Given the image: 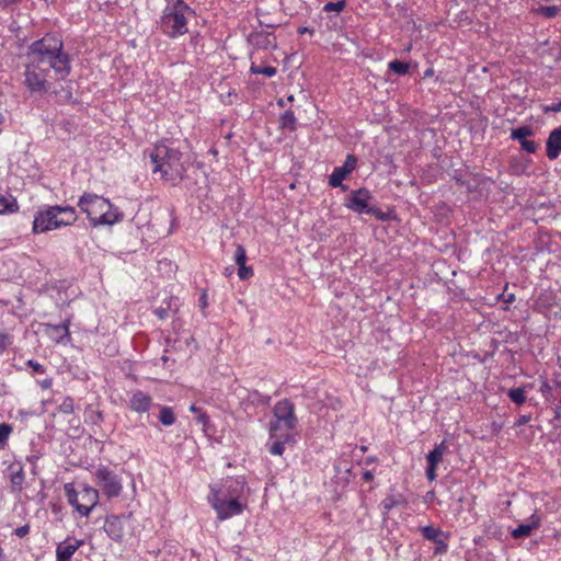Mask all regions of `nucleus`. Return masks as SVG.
Returning <instances> with one entry per match:
<instances>
[{
    "label": "nucleus",
    "instance_id": "f257e3e1",
    "mask_svg": "<svg viewBox=\"0 0 561 561\" xmlns=\"http://www.w3.org/2000/svg\"><path fill=\"white\" fill-rule=\"evenodd\" d=\"M26 59L47 73L53 69L60 78L70 73L69 56L62 51V42L54 36L35 41L28 48Z\"/></svg>",
    "mask_w": 561,
    "mask_h": 561
},
{
    "label": "nucleus",
    "instance_id": "f03ea898",
    "mask_svg": "<svg viewBox=\"0 0 561 561\" xmlns=\"http://www.w3.org/2000/svg\"><path fill=\"white\" fill-rule=\"evenodd\" d=\"M153 174L172 185L180 183L185 175L187 161L183 153L164 142L158 144L150 152Z\"/></svg>",
    "mask_w": 561,
    "mask_h": 561
},
{
    "label": "nucleus",
    "instance_id": "7ed1b4c3",
    "mask_svg": "<svg viewBox=\"0 0 561 561\" xmlns=\"http://www.w3.org/2000/svg\"><path fill=\"white\" fill-rule=\"evenodd\" d=\"M78 206L87 214L93 227L102 225H114L123 219V215L113 209V205L107 198L96 194L84 193Z\"/></svg>",
    "mask_w": 561,
    "mask_h": 561
},
{
    "label": "nucleus",
    "instance_id": "20e7f679",
    "mask_svg": "<svg viewBox=\"0 0 561 561\" xmlns=\"http://www.w3.org/2000/svg\"><path fill=\"white\" fill-rule=\"evenodd\" d=\"M77 214L71 206H46L36 211L33 232L44 233L61 227L71 226L77 221Z\"/></svg>",
    "mask_w": 561,
    "mask_h": 561
},
{
    "label": "nucleus",
    "instance_id": "39448f33",
    "mask_svg": "<svg viewBox=\"0 0 561 561\" xmlns=\"http://www.w3.org/2000/svg\"><path fill=\"white\" fill-rule=\"evenodd\" d=\"M191 8L183 0H169L163 9L160 27L170 38H175L187 32V14Z\"/></svg>",
    "mask_w": 561,
    "mask_h": 561
},
{
    "label": "nucleus",
    "instance_id": "423d86ee",
    "mask_svg": "<svg viewBox=\"0 0 561 561\" xmlns=\"http://www.w3.org/2000/svg\"><path fill=\"white\" fill-rule=\"evenodd\" d=\"M298 424L295 414V404L284 399L273 408V420L270 425V435L272 438H284L285 440H294L293 431Z\"/></svg>",
    "mask_w": 561,
    "mask_h": 561
},
{
    "label": "nucleus",
    "instance_id": "0eeeda50",
    "mask_svg": "<svg viewBox=\"0 0 561 561\" xmlns=\"http://www.w3.org/2000/svg\"><path fill=\"white\" fill-rule=\"evenodd\" d=\"M69 504L82 516L88 517L99 503V491L92 486H83L77 491L71 484L65 485Z\"/></svg>",
    "mask_w": 561,
    "mask_h": 561
},
{
    "label": "nucleus",
    "instance_id": "6e6552de",
    "mask_svg": "<svg viewBox=\"0 0 561 561\" xmlns=\"http://www.w3.org/2000/svg\"><path fill=\"white\" fill-rule=\"evenodd\" d=\"M371 199L373 196L369 191L366 188H359L351 193L345 206L357 214H368L381 221L388 220L390 215L381 211L376 206L370 205Z\"/></svg>",
    "mask_w": 561,
    "mask_h": 561
},
{
    "label": "nucleus",
    "instance_id": "1a4fd4ad",
    "mask_svg": "<svg viewBox=\"0 0 561 561\" xmlns=\"http://www.w3.org/2000/svg\"><path fill=\"white\" fill-rule=\"evenodd\" d=\"M94 476L105 496L112 499L121 495L123 485L121 479L114 471L102 466L95 470Z\"/></svg>",
    "mask_w": 561,
    "mask_h": 561
},
{
    "label": "nucleus",
    "instance_id": "9d476101",
    "mask_svg": "<svg viewBox=\"0 0 561 561\" xmlns=\"http://www.w3.org/2000/svg\"><path fill=\"white\" fill-rule=\"evenodd\" d=\"M208 501L216 511L219 520L228 519L242 513L244 505L239 500L209 495Z\"/></svg>",
    "mask_w": 561,
    "mask_h": 561
},
{
    "label": "nucleus",
    "instance_id": "9b49d317",
    "mask_svg": "<svg viewBox=\"0 0 561 561\" xmlns=\"http://www.w3.org/2000/svg\"><path fill=\"white\" fill-rule=\"evenodd\" d=\"M25 85L33 93L45 94L48 91L47 72L26 62Z\"/></svg>",
    "mask_w": 561,
    "mask_h": 561
},
{
    "label": "nucleus",
    "instance_id": "f8f14e48",
    "mask_svg": "<svg viewBox=\"0 0 561 561\" xmlns=\"http://www.w3.org/2000/svg\"><path fill=\"white\" fill-rule=\"evenodd\" d=\"M244 491V482L241 479L228 478L219 488L211 486L210 494L214 496L239 500Z\"/></svg>",
    "mask_w": 561,
    "mask_h": 561
},
{
    "label": "nucleus",
    "instance_id": "ddd939ff",
    "mask_svg": "<svg viewBox=\"0 0 561 561\" xmlns=\"http://www.w3.org/2000/svg\"><path fill=\"white\" fill-rule=\"evenodd\" d=\"M356 164V157L353 154H348L343 165L334 168L333 172L329 178V185L332 187H342V190H345V186L342 184V182L350 173H352L355 170Z\"/></svg>",
    "mask_w": 561,
    "mask_h": 561
},
{
    "label": "nucleus",
    "instance_id": "4468645a",
    "mask_svg": "<svg viewBox=\"0 0 561 561\" xmlns=\"http://www.w3.org/2000/svg\"><path fill=\"white\" fill-rule=\"evenodd\" d=\"M421 533L425 539L436 543L435 553H445L447 551V536L442 529L434 526H424L421 528Z\"/></svg>",
    "mask_w": 561,
    "mask_h": 561
},
{
    "label": "nucleus",
    "instance_id": "2eb2a0df",
    "mask_svg": "<svg viewBox=\"0 0 561 561\" xmlns=\"http://www.w3.org/2000/svg\"><path fill=\"white\" fill-rule=\"evenodd\" d=\"M127 519L121 516H108L105 520L104 530L108 537L115 541H121L124 538V529Z\"/></svg>",
    "mask_w": 561,
    "mask_h": 561
},
{
    "label": "nucleus",
    "instance_id": "dca6fc26",
    "mask_svg": "<svg viewBox=\"0 0 561 561\" xmlns=\"http://www.w3.org/2000/svg\"><path fill=\"white\" fill-rule=\"evenodd\" d=\"M83 545V540L67 538L57 545L56 561H70L75 552Z\"/></svg>",
    "mask_w": 561,
    "mask_h": 561
},
{
    "label": "nucleus",
    "instance_id": "f3484780",
    "mask_svg": "<svg viewBox=\"0 0 561 561\" xmlns=\"http://www.w3.org/2000/svg\"><path fill=\"white\" fill-rule=\"evenodd\" d=\"M152 405V398L141 390L133 392L129 399V408L136 413H146Z\"/></svg>",
    "mask_w": 561,
    "mask_h": 561
},
{
    "label": "nucleus",
    "instance_id": "a211bd4d",
    "mask_svg": "<svg viewBox=\"0 0 561 561\" xmlns=\"http://www.w3.org/2000/svg\"><path fill=\"white\" fill-rule=\"evenodd\" d=\"M561 153V126L554 128L547 139V157L557 159Z\"/></svg>",
    "mask_w": 561,
    "mask_h": 561
},
{
    "label": "nucleus",
    "instance_id": "6ab92c4d",
    "mask_svg": "<svg viewBox=\"0 0 561 561\" xmlns=\"http://www.w3.org/2000/svg\"><path fill=\"white\" fill-rule=\"evenodd\" d=\"M540 523H541L540 516L537 514H533L529 517L528 523L522 524L517 528L513 529L512 536L515 539L526 538V537L530 536V534L534 529H537L540 526Z\"/></svg>",
    "mask_w": 561,
    "mask_h": 561
},
{
    "label": "nucleus",
    "instance_id": "aec40b11",
    "mask_svg": "<svg viewBox=\"0 0 561 561\" xmlns=\"http://www.w3.org/2000/svg\"><path fill=\"white\" fill-rule=\"evenodd\" d=\"M11 486L13 491H21L25 480L23 466L20 462H13L8 467Z\"/></svg>",
    "mask_w": 561,
    "mask_h": 561
},
{
    "label": "nucleus",
    "instance_id": "412c9836",
    "mask_svg": "<svg viewBox=\"0 0 561 561\" xmlns=\"http://www.w3.org/2000/svg\"><path fill=\"white\" fill-rule=\"evenodd\" d=\"M279 127L289 131L297 129V118L291 111L284 112L279 117Z\"/></svg>",
    "mask_w": 561,
    "mask_h": 561
},
{
    "label": "nucleus",
    "instance_id": "4be33fe9",
    "mask_svg": "<svg viewBox=\"0 0 561 561\" xmlns=\"http://www.w3.org/2000/svg\"><path fill=\"white\" fill-rule=\"evenodd\" d=\"M18 209V202L12 195H3L0 193V214L14 213Z\"/></svg>",
    "mask_w": 561,
    "mask_h": 561
},
{
    "label": "nucleus",
    "instance_id": "5701e85b",
    "mask_svg": "<svg viewBox=\"0 0 561 561\" xmlns=\"http://www.w3.org/2000/svg\"><path fill=\"white\" fill-rule=\"evenodd\" d=\"M447 446L445 442L436 445L435 448L427 455V463L436 466L442 461L443 455L446 453Z\"/></svg>",
    "mask_w": 561,
    "mask_h": 561
},
{
    "label": "nucleus",
    "instance_id": "b1692460",
    "mask_svg": "<svg viewBox=\"0 0 561 561\" xmlns=\"http://www.w3.org/2000/svg\"><path fill=\"white\" fill-rule=\"evenodd\" d=\"M47 332L57 334L56 341L60 342L62 336L69 335V321L56 325L47 324Z\"/></svg>",
    "mask_w": 561,
    "mask_h": 561
},
{
    "label": "nucleus",
    "instance_id": "393cba45",
    "mask_svg": "<svg viewBox=\"0 0 561 561\" xmlns=\"http://www.w3.org/2000/svg\"><path fill=\"white\" fill-rule=\"evenodd\" d=\"M159 421L164 426H171L175 423V415L170 407H161L160 408V414H159Z\"/></svg>",
    "mask_w": 561,
    "mask_h": 561
},
{
    "label": "nucleus",
    "instance_id": "a878e982",
    "mask_svg": "<svg viewBox=\"0 0 561 561\" xmlns=\"http://www.w3.org/2000/svg\"><path fill=\"white\" fill-rule=\"evenodd\" d=\"M534 135V130L529 126H522L511 131V138L514 140H518L519 142L527 139Z\"/></svg>",
    "mask_w": 561,
    "mask_h": 561
},
{
    "label": "nucleus",
    "instance_id": "bb28decb",
    "mask_svg": "<svg viewBox=\"0 0 561 561\" xmlns=\"http://www.w3.org/2000/svg\"><path fill=\"white\" fill-rule=\"evenodd\" d=\"M557 391L556 380L552 383L548 381H542L539 387V392L546 398L548 401H554V393Z\"/></svg>",
    "mask_w": 561,
    "mask_h": 561
},
{
    "label": "nucleus",
    "instance_id": "cd10ccee",
    "mask_svg": "<svg viewBox=\"0 0 561 561\" xmlns=\"http://www.w3.org/2000/svg\"><path fill=\"white\" fill-rule=\"evenodd\" d=\"M388 67L391 71L400 76L407 75L410 70V65L408 62H403L398 59L390 61Z\"/></svg>",
    "mask_w": 561,
    "mask_h": 561
},
{
    "label": "nucleus",
    "instance_id": "c85d7f7f",
    "mask_svg": "<svg viewBox=\"0 0 561 561\" xmlns=\"http://www.w3.org/2000/svg\"><path fill=\"white\" fill-rule=\"evenodd\" d=\"M508 398L516 404L522 405L526 401L524 388H513L507 392Z\"/></svg>",
    "mask_w": 561,
    "mask_h": 561
},
{
    "label": "nucleus",
    "instance_id": "c756f323",
    "mask_svg": "<svg viewBox=\"0 0 561 561\" xmlns=\"http://www.w3.org/2000/svg\"><path fill=\"white\" fill-rule=\"evenodd\" d=\"M251 72L252 73H255V75H263L265 77H274L277 72L276 68L275 67H272V66H256V65H252L251 68H250Z\"/></svg>",
    "mask_w": 561,
    "mask_h": 561
},
{
    "label": "nucleus",
    "instance_id": "7c9ffc66",
    "mask_svg": "<svg viewBox=\"0 0 561 561\" xmlns=\"http://www.w3.org/2000/svg\"><path fill=\"white\" fill-rule=\"evenodd\" d=\"M85 414V421L92 424H99L103 421V413L99 410H93L91 407L87 409Z\"/></svg>",
    "mask_w": 561,
    "mask_h": 561
},
{
    "label": "nucleus",
    "instance_id": "2f4dec72",
    "mask_svg": "<svg viewBox=\"0 0 561 561\" xmlns=\"http://www.w3.org/2000/svg\"><path fill=\"white\" fill-rule=\"evenodd\" d=\"M276 440L271 445L270 453L276 456H282L284 453V445L293 440H285L284 438H275Z\"/></svg>",
    "mask_w": 561,
    "mask_h": 561
},
{
    "label": "nucleus",
    "instance_id": "473e14b6",
    "mask_svg": "<svg viewBox=\"0 0 561 561\" xmlns=\"http://www.w3.org/2000/svg\"><path fill=\"white\" fill-rule=\"evenodd\" d=\"M12 432L11 425L7 423H0V449L4 447L7 440Z\"/></svg>",
    "mask_w": 561,
    "mask_h": 561
},
{
    "label": "nucleus",
    "instance_id": "72a5a7b5",
    "mask_svg": "<svg viewBox=\"0 0 561 561\" xmlns=\"http://www.w3.org/2000/svg\"><path fill=\"white\" fill-rule=\"evenodd\" d=\"M64 414H71L75 411V403L71 397H66L58 408Z\"/></svg>",
    "mask_w": 561,
    "mask_h": 561
},
{
    "label": "nucleus",
    "instance_id": "f704fd0d",
    "mask_svg": "<svg viewBox=\"0 0 561 561\" xmlns=\"http://www.w3.org/2000/svg\"><path fill=\"white\" fill-rule=\"evenodd\" d=\"M234 262L238 266L245 265L247 252H245V249L241 244H238L236 248Z\"/></svg>",
    "mask_w": 561,
    "mask_h": 561
},
{
    "label": "nucleus",
    "instance_id": "c9c22d12",
    "mask_svg": "<svg viewBox=\"0 0 561 561\" xmlns=\"http://www.w3.org/2000/svg\"><path fill=\"white\" fill-rule=\"evenodd\" d=\"M346 5V0H339L336 2H328L324 7H323V11L325 12H332V11H335V12H341Z\"/></svg>",
    "mask_w": 561,
    "mask_h": 561
},
{
    "label": "nucleus",
    "instance_id": "e433bc0d",
    "mask_svg": "<svg viewBox=\"0 0 561 561\" xmlns=\"http://www.w3.org/2000/svg\"><path fill=\"white\" fill-rule=\"evenodd\" d=\"M539 12L543 16L551 19L557 15V13L559 12V8L556 5H545V7H540Z\"/></svg>",
    "mask_w": 561,
    "mask_h": 561
},
{
    "label": "nucleus",
    "instance_id": "4c0bfd02",
    "mask_svg": "<svg viewBox=\"0 0 561 561\" xmlns=\"http://www.w3.org/2000/svg\"><path fill=\"white\" fill-rule=\"evenodd\" d=\"M238 276L240 279L245 280L253 276V270L251 266L240 265L238 270Z\"/></svg>",
    "mask_w": 561,
    "mask_h": 561
},
{
    "label": "nucleus",
    "instance_id": "58836bf2",
    "mask_svg": "<svg viewBox=\"0 0 561 561\" xmlns=\"http://www.w3.org/2000/svg\"><path fill=\"white\" fill-rule=\"evenodd\" d=\"M12 343V337L9 333L0 332V353L5 351Z\"/></svg>",
    "mask_w": 561,
    "mask_h": 561
},
{
    "label": "nucleus",
    "instance_id": "ea45409f",
    "mask_svg": "<svg viewBox=\"0 0 561 561\" xmlns=\"http://www.w3.org/2000/svg\"><path fill=\"white\" fill-rule=\"evenodd\" d=\"M519 144H520V147L529 153H534L537 150V144L533 140L526 139Z\"/></svg>",
    "mask_w": 561,
    "mask_h": 561
},
{
    "label": "nucleus",
    "instance_id": "a19ab883",
    "mask_svg": "<svg viewBox=\"0 0 561 561\" xmlns=\"http://www.w3.org/2000/svg\"><path fill=\"white\" fill-rule=\"evenodd\" d=\"M382 508L385 513H388L390 510H392L397 505V501L393 496H388L381 502Z\"/></svg>",
    "mask_w": 561,
    "mask_h": 561
},
{
    "label": "nucleus",
    "instance_id": "79ce46f5",
    "mask_svg": "<svg viewBox=\"0 0 561 561\" xmlns=\"http://www.w3.org/2000/svg\"><path fill=\"white\" fill-rule=\"evenodd\" d=\"M170 309H171V301L168 304V307H165V308L164 307L157 308L154 310V313L159 319L163 320L168 317Z\"/></svg>",
    "mask_w": 561,
    "mask_h": 561
},
{
    "label": "nucleus",
    "instance_id": "37998d69",
    "mask_svg": "<svg viewBox=\"0 0 561 561\" xmlns=\"http://www.w3.org/2000/svg\"><path fill=\"white\" fill-rule=\"evenodd\" d=\"M436 466L428 465L426 469V477L430 481H434L436 479Z\"/></svg>",
    "mask_w": 561,
    "mask_h": 561
},
{
    "label": "nucleus",
    "instance_id": "c03bdc74",
    "mask_svg": "<svg viewBox=\"0 0 561 561\" xmlns=\"http://www.w3.org/2000/svg\"><path fill=\"white\" fill-rule=\"evenodd\" d=\"M500 298H502V300L505 302V304H512L515 301V295L513 293H510V294H506L505 291L502 293L500 295Z\"/></svg>",
    "mask_w": 561,
    "mask_h": 561
},
{
    "label": "nucleus",
    "instance_id": "a18cd8bd",
    "mask_svg": "<svg viewBox=\"0 0 561 561\" xmlns=\"http://www.w3.org/2000/svg\"><path fill=\"white\" fill-rule=\"evenodd\" d=\"M545 112H561V101L545 107Z\"/></svg>",
    "mask_w": 561,
    "mask_h": 561
},
{
    "label": "nucleus",
    "instance_id": "49530a36",
    "mask_svg": "<svg viewBox=\"0 0 561 561\" xmlns=\"http://www.w3.org/2000/svg\"><path fill=\"white\" fill-rule=\"evenodd\" d=\"M30 531V527L27 525L21 526L15 529V535L20 538L26 536Z\"/></svg>",
    "mask_w": 561,
    "mask_h": 561
},
{
    "label": "nucleus",
    "instance_id": "de8ad7c7",
    "mask_svg": "<svg viewBox=\"0 0 561 561\" xmlns=\"http://www.w3.org/2000/svg\"><path fill=\"white\" fill-rule=\"evenodd\" d=\"M197 422L206 426L209 422V417L205 412H201L197 416Z\"/></svg>",
    "mask_w": 561,
    "mask_h": 561
},
{
    "label": "nucleus",
    "instance_id": "09e8293b",
    "mask_svg": "<svg viewBox=\"0 0 561 561\" xmlns=\"http://www.w3.org/2000/svg\"><path fill=\"white\" fill-rule=\"evenodd\" d=\"M530 421L529 415H520L518 420L515 422V426H522L527 424Z\"/></svg>",
    "mask_w": 561,
    "mask_h": 561
},
{
    "label": "nucleus",
    "instance_id": "8fccbe9b",
    "mask_svg": "<svg viewBox=\"0 0 561 561\" xmlns=\"http://www.w3.org/2000/svg\"><path fill=\"white\" fill-rule=\"evenodd\" d=\"M556 387H557V391L554 393V400L557 398L560 399V403H561V380H556Z\"/></svg>",
    "mask_w": 561,
    "mask_h": 561
},
{
    "label": "nucleus",
    "instance_id": "3c124183",
    "mask_svg": "<svg viewBox=\"0 0 561 561\" xmlns=\"http://www.w3.org/2000/svg\"><path fill=\"white\" fill-rule=\"evenodd\" d=\"M201 308L205 309L207 307V295L206 293H203L199 298Z\"/></svg>",
    "mask_w": 561,
    "mask_h": 561
},
{
    "label": "nucleus",
    "instance_id": "603ef678",
    "mask_svg": "<svg viewBox=\"0 0 561 561\" xmlns=\"http://www.w3.org/2000/svg\"><path fill=\"white\" fill-rule=\"evenodd\" d=\"M28 365H30L34 370H36V371H41V373L43 371V369H42V365H41V364H38V363H36V362H34V360H30V362H28Z\"/></svg>",
    "mask_w": 561,
    "mask_h": 561
},
{
    "label": "nucleus",
    "instance_id": "864d4df0",
    "mask_svg": "<svg viewBox=\"0 0 561 561\" xmlns=\"http://www.w3.org/2000/svg\"><path fill=\"white\" fill-rule=\"evenodd\" d=\"M554 419L561 421V403L554 408Z\"/></svg>",
    "mask_w": 561,
    "mask_h": 561
},
{
    "label": "nucleus",
    "instance_id": "5fc2aeb1",
    "mask_svg": "<svg viewBox=\"0 0 561 561\" xmlns=\"http://www.w3.org/2000/svg\"><path fill=\"white\" fill-rule=\"evenodd\" d=\"M373 478H374V474H373V472H371V471H365V472L363 473V479H364L366 482L371 481V480H373Z\"/></svg>",
    "mask_w": 561,
    "mask_h": 561
},
{
    "label": "nucleus",
    "instance_id": "6e6d98bb",
    "mask_svg": "<svg viewBox=\"0 0 561 561\" xmlns=\"http://www.w3.org/2000/svg\"><path fill=\"white\" fill-rule=\"evenodd\" d=\"M190 411H191V412H193V413H198V414H199L201 412H203V411H202L199 408H197L195 404H192V405L190 407Z\"/></svg>",
    "mask_w": 561,
    "mask_h": 561
},
{
    "label": "nucleus",
    "instance_id": "4d7b16f0",
    "mask_svg": "<svg viewBox=\"0 0 561 561\" xmlns=\"http://www.w3.org/2000/svg\"><path fill=\"white\" fill-rule=\"evenodd\" d=\"M434 75V69L428 68L424 71V77H432Z\"/></svg>",
    "mask_w": 561,
    "mask_h": 561
},
{
    "label": "nucleus",
    "instance_id": "13d9d810",
    "mask_svg": "<svg viewBox=\"0 0 561 561\" xmlns=\"http://www.w3.org/2000/svg\"><path fill=\"white\" fill-rule=\"evenodd\" d=\"M18 1L19 0H1V3L7 7V5L15 3Z\"/></svg>",
    "mask_w": 561,
    "mask_h": 561
},
{
    "label": "nucleus",
    "instance_id": "bf43d9fd",
    "mask_svg": "<svg viewBox=\"0 0 561 561\" xmlns=\"http://www.w3.org/2000/svg\"><path fill=\"white\" fill-rule=\"evenodd\" d=\"M261 24L266 25L267 27L276 26V24L270 23V20H266V21L261 20Z\"/></svg>",
    "mask_w": 561,
    "mask_h": 561
},
{
    "label": "nucleus",
    "instance_id": "052dcab7",
    "mask_svg": "<svg viewBox=\"0 0 561 561\" xmlns=\"http://www.w3.org/2000/svg\"><path fill=\"white\" fill-rule=\"evenodd\" d=\"M261 24L266 25L267 27L276 26V24L270 23V20H266V21L261 20Z\"/></svg>",
    "mask_w": 561,
    "mask_h": 561
},
{
    "label": "nucleus",
    "instance_id": "680f3d73",
    "mask_svg": "<svg viewBox=\"0 0 561 561\" xmlns=\"http://www.w3.org/2000/svg\"><path fill=\"white\" fill-rule=\"evenodd\" d=\"M300 34H304L306 32H309L308 27H300L298 31Z\"/></svg>",
    "mask_w": 561,
    "mask_h": 561
},
{
    "label": "nucleus",
    "instance_id": "e2e57ef3",
    "mask_svg": "<svg viewBox=\"0 0 561 561\" xmlns=\"http://www.w3.org/2000/svg\"><path fill=\"white\" fill-rule=\"evenodd\" d=\"M232 272H233V267L232 266L226 268V274L227 275H230Z\"/></svg>",
    "mask_w": 561,
    "mask_h": 561
},
{
    "label": "nucleus",
    "instance_id": "0e129e2a",
    "mask_svg": "<svg viewBox=\"0 0 561 561\" xmlns=\"http://www.w3.org/2000/svg\"><path fill=\"white\" fill-rule=\"evenodd\" d=\"M277 105H279V106L284 107V106H285V102H284V100H282V99H280V100H278V101H277Z\"/></svg>",
    "mask_w": 561,
    "mask_h": 561
},
{
    "label": "nucleus",
    "instance_id": "69168bd1",
    "mask_svg": "<svg viewBox=\"0 0 561 561\" xmlns=\"http://www.w3.org/2000/svg\"><path fill=\"white\" fill-rule=\"evenodd\" d=\"M287 101H288V102H293V101H294V95H289V96L287 98Z\"/></svg>",
    "mask_w": 561,
    "mask_h": 561
},
{
    "label": "nucleus",
    "instance_id": "338daca9",
    "mask_svg": "<svg viewBox=\"0 0 561 561\" xmlns=\"http://www.w3.org/2000/svg\"><path fill=\"white\" fill-rule=\"evenodd\" d=\"M3 121H4V117H3V115L0 113V124H2V123H3Z\"/></svg>",
    "mask_w": 561,
    "mask_h": 561
}]
</instances>
